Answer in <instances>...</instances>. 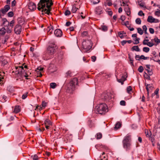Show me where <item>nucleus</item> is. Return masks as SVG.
Wrapping results in <instances>:
<instances>
[{
  "instance_id": "51",
  "label": "nucleus",
  "mask_w": 160,
  "mask_h": 160,
  "mask_svg": "<svg viewBox=\"0 0 160 160\" xmlns=\"http://www.w3.org/2000/svg\"><path fill=\"white\" fill-rule=\"evenodd\" d=\"M139 40L140 39L139 38H137L134 41V42L133 43L134 44H137L139 43Z\"/></svg>"
},
{
  "instance_id": "60",
  "label": "nucleus",
  "mask_w": 160,
  "mask_h": 160,
  "mask_svg": "<svg viewBox=\"0 0 160 160\" xmlns=\"http://www.w3.org/2000/svg\"><path fill=\"white\" fill-rule=\"evenodd\" d=\"M16 3V2L15 0H14L13 1H12L11 2L12 6H14L15 5Z\"/></svg>"
},
{
  "instance_id": "24",
  "label": "nucleus",
  "mask_w": 160,
  "mask_h": 160,
  "mask_svg": "<svg viewBox=\"0 0 160 160\" xmlns=\"http://www.w3.org/2000/svg\"><path fill=\"white\" fill-rule=\"evenodd\" d=\"M71 152L70 151L68 152L66 154V157L67 158H72L73 155H71Z\"/></svg>"
},
{
  "instance_id": "34",
  "label": "nucleus",
  "mask_w": 160,
  "mask_h": 160,
  "mask_svg": "<svg viewBox=\"0 0 160 160\" xmlns=\"http://www.w3.org/2000/svg\"><path fill=\"white\" fill-rule=\"evenodd\" d=\"M153 40H154V41H155V42H156L157 44H158V43H160V40L159 39H158V38H155L154 39H152L151 40V41H152Z\"/></svg>"
},
{
  "instance_id": "57",
  "label": "nucleus",
  "mask_w": 160,
  "mask_h": 160,
  "mask_svg": "<svg viewBox=\"0 0 160 160\" xmlns=\"http://www.w3.org/2000/svg\"><path fill=\"white\" fill-rule=\"evenodd\" d=\"M149 31L151 34H153L154 32V29L152 28H149Z\"/></svg>"
},
{
  "instance_id": "4",
  "label": "nucleus",
  "mask_w": 160,
  "mask_h": 160,
  "mask_svg": "<svg viewBox=\"0 0 160 160\" xmlns=\"http://www.w3.org/2000/svg\"><path fill=\"white\" fill-rule=\"evenodd\" d=\"M78 84V79L76 78H74L70 82L68 86L67 90L70 93H71L75 89V86Z\"/></svg>"
},
{
  "instance_id": "10",
  "label": "nucleus",
  "mask_w": 160,
  "mask_h": 160,
  "mask_svg": "<svg viewBox=\"0 0 160 160\" xmlns=\"http://www.w3.org/2000/svg\"><path fill=\"white\" fill-rule=\"evenodd\" d=\"M29 9L31 11H33L36 9L35 4L32 2H30L28 5Z\"/></svg>"
},
{
  "instance_id": "40",
  "label": "nucleus",
  "mask_w": 160,
  "mask_h": 160,
  "mask_svg": "<svg viewBox=\"0 0 160 160\" xmlns=\"http://www.w3.org/2000/svg\"><path fill=\"white\" fill-rule=\"evenodd\" d=\"M143 68L142 66H140L139 67V68L138 69V71L140 72H142L143 71Z\"/></svg>"
},
{
  "instance_id": "62",
  "label": "nucleus",
  "mask_w": 160,
  "mask_h": 160,
  "mask_svg": "<svg viewBox=\"0 0 160 160\" xmlns=\"http://www.w3.org/2000/svg\"><path fill=\"white\" fill-rule=\"evenodd\" d=\"M139 5L141 7L144 8L145 7V5L142 2H141L140 3H139Z\"/></svg>"
},
{
  "instance_id": "18",
  "label": "nucleus",
  "mask_w": 160,
  "mask_h": 160,
  "mask_svg": "<svg viewBox=\"0 0 160 160\" xmlns=\"http://www.w3.org/2000/svg\"><path fill=\"white\" fill-rule=\"evenodd\" d=\"M96 14L98 15H100L102 13V10L101 8L100 7H97L95 9Z\"/></svg>"
},
{
  "instance_id": "14",
  "label": "nucleus",
  "mask_w": 160,
  "mask_h": 160,
  "mask_svg": "<svg viewBox=\"0 0 160 160\" xmlns=\"http://www.w3.org/2000/svg\"><path fill=\"white\" fill-rule=\"evenodd\" d=\"M43 70V68L41 67H38L36 69V71L38 73V77H41L42 74L41 73V71Z\"/></svg>"
},
{
  "instance_id": "63",
  "label": "nucleus",
  "mask_w": 160,
  "mask_h": 160,
  "mask_svg": "<svg viewBox=\"0 0 160 160\" xmlns=\"http://www.w3.org/2000/svg\"><path fill=\"white\" fill-rule=\"evenodd\" d=\"M47 103H46L44 102H42V107H45L47 106Z\"/></svg>"
},
{
  "instance_id": "58",
  "label": "nucleus",
  "mask_w": 160,
  "mask_h": 160,
  "mask_svg": "<svg viewBox=\"0 0 160 160\" xmlns=\"http://www.w3.org/2000/svg\"><path fill=\"white\" fill-rule=\"evenodd\" d=\"M135 58L136 60L139 61L140 59V56L139 55H136L135 56Z\"/></svg>"
},
{
  "instance_id": "9",
  "label": "nucleus",
  "mask_w": 160,
  "mask_h": 160,
  "mask_svg": "<svg viewBox=\"0 0 160 160\" xmlns=\"http://www.w3.org/2000/svg\"><path fill=\"white\" fill-rule=\"evenodd\" d=\"M22 31V27L19 25H17L15 26L14 29L15 32L17 34H19Z\"/></svg>"
},
{
  "instance_id": "15",
  "label": "nucleus",
  "mask_w": 160,
  "mask_h": 160,
  "mask_svg": "<svg viewBox=\"0 0 160 160\" xmlns=\"http://www.w3.org/2000/svg\"><path fill=\"white\" fill-rule=\"evenodd\" d=\"M2 25L4 26L5 27L6 26L8 25V26H9V22L7 20L6 18H3L2 19Z\"/></svg>"
},
{
  "instance_id": "31",
  "label": "nucleus",
  "mask_w": 160,
  "mask_h": 160,
  "mask_svg": "<svg viewBox=\"0 0 160 160\" xmlns=\"http://www.w3.org/2000/svg\"><path fill=\"white\" fill-rule=\"evenodd\" d=\"M145 132L147 137H149L151 135L150 132H150H149L148 130H145Z\"/></svg>"
},
{
  "instance_id": "43",
  "label": "nucleus",
  "mask_w": 160,
  "mask_h": 160,
  "mask_svg": "<svg viewBox=\"0 0 160 160\" xmlns=\"http://www.w3.org/2000/svg\"><path fill=\"white\" fill-rule=\"evenodd\" d=\"M149 58V57H145L143 55L140 56V59L147 60Z\"/></svg>"
},
{
  "instance_id": "11",
  "label": "nucleus",
  "mask_w": 160,
  "mask_h": 160,
  "mask_svg": "<svg viewBox=\"0 0 160 160\" xmlns=\"http://www.w3.org/2000/svg\"><path fill=\"white\" fill-rule=\"evenodd\" d=\"M10 7L9 5H6L4 6L3 8L1 9L0 11L3 14H4L10 9Z\"/></svg>"
},
{
  "instance_id": "37",
  "label": "nucleus",
  "mask_w": 160,
  "mask_h": 160,
  "mask_svg": "<svg viewBox=\"0 0 160 160\" xmlns=\"http://www.w3.org/2000/svg\"><path fill=\"white\" fill-rule=\"evenodd\" d=\"M50 87L52 88H55L56 86V84L54 82H52L50 84Z\"/></svg>"
},
{
  "instance_id": "20",
  "label": "nucleus",
  "mask_w": 160,
  "mask_h": 160,
  "mask_svg": "<svg viewBox=\"0 0 160 160\" xmlns=\"http://www.w3.org/2000/svg\"><path fill=\"white\" fill-rule=\"evenodd\" d=\"M20 111V109L19 106H16L13 112L15 113H18Z\"/></svg>"
},
{
  "instance_id": "3",
  "label": "nucleus",
  "mask_w": 160,
  "mask_h": 160,
  "mask_svg": "<svg viewBox=\"0 0 160 160\" xmlns=\"http://www.w3.org/2000/svg\"><path fill=\"white\" fill-rule=\"evenodd\" d=\"M95 109L97 113L104 114L107 110V106L105 104L101 103L96 106Z\"/></svg>"
},
{
  "instance_id": "36",
  "label": "nucleus",
  "mask_w": 160,
  "mask_h": 160,
  "mask_svg": "<svg viewBox=\"0 0 160 160\" xmlns=\"http://www.w3.org/2000/svg\"><path fill=\"white\" fill-rule=\"evenodd\" d=\"M150 50L149 48L147 47H145L143 48V52H148Z\"/></svg>"
},
{
  "instance_id": "50",
  "label": "nucleus",
  "mask_w": 160,
  "mask_h": 160,
  "mask_svg": "<svg viewBox=\"0 0 160 160\" xmlns=\"http://www.w3.org/2000/svg\"><path fill=\"white\" fill-rule=\"evenodd\" d=\"M88 34V32L87 31L83 32L82 34V37H84L86 36Z\"/></svg>"
},
{
  "instance_id": "30",
  "label": "nucleus",
  "mask_w": 160,
  "mask_h": 160,
  "mask_svg": "<svg viewBox=\"0 0 160 160\" xmlns=\"http://www.w3.org/2000/svg\"><path fill=\"white\" fill-rule=\"evenodd\" d=\"M128 58L129 59V60L130 61V63L133 66L134 64H133V58H131V57L130 55L129 54H128Z\"/></svg>"
},
{
  "instance_id": "48",
  "label": "nucleus",
  "mask_w": 160,
  "mask_h": 160,
  "mask_svg": "<svg viewBox=\"0 0 160 160\" xmlns=\"http://www.w3.org/2000/svg\"><path fill=\"white\" fill-rule=\"evenodd\" d=\"M71 13V12L70 11L67 10L65 12L64 14L66 16H68Z\"/></svg>"
},
{
  "instance_id": "47",
  "label": "nucleus",
  "mask_w": 160,
  "mask_h": 160,
  "mask_svg": "<svg viewBox=\"0 0 160 160\" xmlns=\"http://www.w3.org/2000/svg\"><path fill=\"white\" fill-rule=\"evenodd\" d=\"M154 45L153 43L151 42H148L147 45L150 47H152Z\"/></svg>"
},
{
  "instance_id": "8",
  "label": "nucleus",
  "mask_w": 160,
  "mask_h": 160,
  "mask_svg": "<svg viewBox=\"0 0 160 160\" xmlns=\"http://www.w3.org/2000/svg\"><path fill=\"white\" fill-rule=\"evenodd\" d=\"M145 85L146 86V89L147 91V94L148 95L149 94V92L152 91L154 87L153 86V85L152 84H146L145 83Z\"/></svg>"
},
{
  "instance_id": "29",
  "label": "nucleus",
  "mask_w": 160,
  "mask_h": 160,
  "mask_svg": "<svg viewBox=\"0 0 160 160\" xmlns=\"http://www.w3.org/2000/svg\"><path fill=\"white\" fill-rule=\"evenodd\" d=\"M138 32L140 35H142L143 33V31L140 28H138L137 29Z\"/></svg>"
},
{
  "instance_id": "28",
  "label": "nucleus",
  "mask_w": 160,
  "mask_h": 160,
  "mask_svg": "<svg viewBox=\"0 0 160 160\" xmlns=\"http://www.w3.org/2000/svg\"><path fill=\"white\" fill-rule=\"evenodd\" d=\"M78 9V8H77L76 7V6L73 5L72 7V12L73 13H75L76 12L77 9Z\"/></svg>"
},
{
  "instance_id": "35",
  "label": "nucleus",
  "mask_w": 160,
  "mask_h": 160,
  "mask_svg": "<svg viewBox=\"0 0 160 160\" xmlns=\"http://www.w3.org/2000/svg\"><path fill=\"white\" fill-rule=\"evenodd\" d=\"M102 137V134L101 133H98L97 134L96 138L97 139H100Z\"/></svg>"
},
{
  "instance_id": "19",
  "label": "nucleus",
  "mask_w": 160,
  "mask_h": 160,
  "mask_svg": "<svg viewBox=\"0 0 160 160\" xmlns=\"http://www.w3.org/2000/svg\"><path fill=\"white\" fill-rule=\"evenodd\" d=\"M124 11L126 12L128 16H129L131 12L130 10V9L128 7V5H127L124 9Z\"/></svg>"
},
{
  "instance_id": "2",
  "label": "nucleus",
  "mask_w": 160,
  "mask_h": 160,
  "mask_svg": "<svg viewBox=\"0 0 160 160\" xmlns=\"http://www.w3.org/2000/svg\"><path fill=\"white\" fill-rule=\"evenodd\" d=\"M123 148L126 150L130 149L131 146V136L127 135L122 141Z\"/></svg>"
},
{
  "instance_id": "26",
  "label": "nucleus",
  "mask_w": 160,
  "mask_h": 160,
  "mask_svg": "<svg viewBox=\"0 0 160 160\" xmlns=\"http://www.w3.org/2000/svg\"><path fill=\"white\" fill-rule=\"evenodd\" d=\"M6 27H7V28L6 29V32L8 33H11L12 31V28H10V27L9 26H8V25L6 26Z\"/></svg>"
},
{
  "instance_id": "49",
  "label": "nucleus",
  "mask_w": 160,
  "mask_h": 160,
  "mask_svg": "<svg viewBox=\"0 0 160 160\" xmlns=\"http://www.w3.org/2000/svg\"><path fill=\"white\" fill-rule=\"evenodd\" d=\"M149 41L148 39H144L143 41V44L144 45H147L148 44L147 42H148Z\"/></svg>"
},
{
  "instance_id": "23",
  "label": "nucleus",
  "mask_w": 160,
  "mask_h": 160,
  "mask_svg": "<svg viewBox=\"0 0 160 160\" xmlns=\"http://www.w3.org/2000/svg\"><path fill=\"white\" fill-rule=\"evenodd\" d=\"M45 125H51L52 124L51 121L48 119H46L44 121Z\"/></svg>"
},
{
  "instance_id": "39",
  "label": "nucleus",
  "mask_w": 160,
  "mask_h": 160,
  "mask_svg": "<svg viewBox=\"0 0 160 160\" xmlns=\"http://www.w3.org/2000/svg\"><path fill=\"white\" fill-rule=\"evenodd\" d=\"M100 2V0H92L91 1V2H92L93 4H96Z\"/></svg>"
},
{
  "instance_id": "64",
  "label": "nucleus",
  "mask_w": 160,
  "mask_h": 160,
  "mask_svg": "<svg viewBox=\"0 0 160 160\" xmlns=\"http://www.w3.org/2000/svg\"><path fill=\"white\" fill-rule=\"evenodd\" d=\"M142 29L143 31H147V28L146 25H144L142 26Z\"/></svg>"
},
{
  "instance_id": "41",
  "label": "nucleus",
  "mask_w": 160,
  "mask_h": 160,
  "mask_svg": "<svg viewBox=\"0 0 160 160\" xmlns=\"http://www.w3.org/2000/svg\"><path fill=\"white\" fill-rule=\"evenodd\" d=\"M102 30L104 31L105 32L107 31L108 30V27L105 25L102 26Z\"/></svg>"
},
{
  "instance_id": "59",
  "label": "nucleus",
  "mask_w": 160,
  "mask_h": 160,
  "mask_svg": "<svg viewBox=\"0 0 160 160\" xmlns=\"http://www.w3.org/2000/svg\"><path fill=\"white\" fill-rule=\"evenodd\" d=\"M92 61L93 62H95L96 60V57L95 56H92L91 58Z\"/></svg>"
},
{
  "instance_id": "32",
  "label": "nucleus",
  "mask_w": 160,
  "mask_h": 160,
  "mask_svg": "<svg viewBox=\"0 0 160 160\" xmlns=\"http://www.w3.org/2000/svg\"><path fill=\"white\" fill-rule=\"evenodd\" d=\"M144 73L145 74L144 75V77H145V78L148 80H150L151 79L150 77V75H149L148 74L145 72Z\"/></svg>"
},
{
  "instance_id": "54",
  "label": "nucleus",
  "mask_w": 160,
  "mask_h": 160,
  "mask_svg": "<svg viewBox=\"0 0 160 160\" xmlns=\"http://www.w3.org/2000/svg\"><path fill=\"white\" fill-rule=\"evenodd\" d=\"M138 15L140 16H142L144 15V13L142 11H140L138 13Z\"/></svg>"
},
{
  "instance_id": "6",
  "label": "nucleus",
  "mask_w": 160,
  "mask_h": 160,
  "mask_svg": "<svg viewBox=\"0 0 160 160\" xmlns=\"http://www.w3.org/2000/svg\"><path fill=\"white\" fill-rule=\"evenodd\" d=\"M23 65L16 68V69L17 70L16 71V74L18 76L22 77L24 76L27 77L28 76V75L25 72V70H24Z\"/></svg>"
},
{
  "instance_id": "22",
  "label": "nucleus",
  "mask_w": 160,
  "mask_h": 160,
  "mask_svg": "<svg viewBox=\"0 0 160 160\" xmlns=\"http://www.w3.org/2000/svg\"><path fill=\"white\" fill-rule=\"evenodd\" d=\"M132 51H135L137 52H139L140 49L138 46H135L132 48Z\"/></svg>"
},
{
  "instance_id": "45",
  "label": "nucleus",
  "mask_w": 160,
  "mask_h": 160,
  "mask_svg": "<svg viewBox=\"0 0 160 160\" xmlns=\"http://www.w3.org/2000/svg\"><path fill=\"white\" fill-rule=\"evenodd\" d=\"M118 35L119 37L121 39L125 37V35H123L122 33H121V32H118Z\"/></svg>"
},
{
  "instance_id": "52",
  "label": "nucleus",
  "mask_w": 160,
  "mask_h": 160,
  "mask_svg": "<svg viewBox=\"0 0 160 160\" xmlns=\"http://www.w3.org/2000/svg\"><path fill=\"white\" fill-rule=\"evenodd\" d=\"M132 90V88L131 86H128L127 88V92L128 93H129L130 92V91H131Z\"/></svg>"
},
{
  "instance_id": "12",
  "label": "nucleus",
  "mask_w": 160,
  "mask_h": 160,
  "mask_svg": "<svg viewBox=\"0 0 160 160\" xmlns=\"http://www.w3.org/2000/svg\"><path fill=\"white\" fill-rule=\"evenodd\" d=\"M55 35L57 37H60L62 36V32L60 29H56L54 32Z\"/></svg>"
},
{
  "instance_id": "5",
  "label": "nucleus",
  "mask_w": 160,
  "mask_h": 160,
  "mask_svg": "<svg viewBox=\"0 0 160 160\" xmlns=\"http://www.w3.org/2000/svg\"><path fill=\"white\" fill-rule=\"evenodd\" d=\"M92 42L91 40H85L82 42V46L84 52L88 51L92 48Z\"/></svg>"
},
{
  "instance_id": "38",
  "label": "nucleus",
  "mask_w": 160,
  "mask_h": 160,
  "mask_svg": "<svg viewBox=\"0 0 160 160\" xmlns=\"http://www.w3.org/2000/svg\"><path fill=\"white\" fill-rule=\"evenodd\" d=\"M136 23L138 24H140L141 23V20L140 18H137L135 21Z\"/></svg>"
},
{
  "instance_id": "25",
  "label": "nucleus",
  "mask_w": 160,
  "mask_h": 160,
  "mask_svg": "<svg viewBox=\"0 0 160 160\" xmlns=\"http://www.w3.org/2000/svg\"><path fill=\"white\" fill-rule=\"evenodd\" d=\"M121 124L119 122H117L114 127V129L115 130H117L121 127Z\"/></svg>"
},
{
  "instance_id": "27",
  "label": "nucleus",
  "mask_w": 160,
  "mask_h": 160,
  "mask_svg": "<svg viewBox=\"0 0 160 160\" xmlns=\"http://www.w3.org/2000/svg\"><path fill=\"white\" fill-rule=\"evenodd\" d=\"M72 75V72L70 71H68L66 73V77H70Z\"/></svg>"
},
{
  "instance_id": "55",
  "label": "nucleus",
  "mask_w": 160,
  "mask_h": 160,
  "mask_svg": "<svg viewBox=\"0 0 160 160\" xmlns=\"http://www.w3.org/2000/svg\"><path fill=\"white\" fill-rule=\"evenodd\" d=\"M120 104L122 106H125L126 105V102L124 100H122L120 102Z\"/></svg>"
},
{
  "instance_id": "17",
  "label": "nucleus",
  "mask_w": 160,
  "mask_h": 160,
  "mask_svg": "<svg viewBox=\"0 0 160 160\" xmlns=\"http://www.w3.org/2000/svg\"><path fill=\"white\" fill-rule=\"evenodd\" d=\"M155 19L151 16H149L147 19V21L151 23L155 22Z\"/></svg>"
},
{
  "instance_id": "53",
  "label": "nucleus",
  "mask_w": 160,
  "mask_h": 160,
  "mask_svg": "<svg viewBox=\"0 0 160 160\" xmlns=\"http://www.w3.org/2000/svg\"><path fill=\"white\" fill-rule=\"evenodd\" d=\"M155 14L156 15L158 16H160V10H158L155 12Z\"/></svg>"
},
{
  "instance_id": "21",
  "label": "nucleus",
  "mask_w": 160,
  "mask_h": 160,
  "mask_svg": "<svg viewBox=\"0 0 160 160\" xmlns=\"http://www.w3.org/2000/svg\"><path fill=\"white\" fill-rule=\"evenodd\" d=\"M6 32V29L4 27H3L0 29V35H4Z\"/></svg>"
},
{
  "instance_id": "16",
  "label": "nucleus",
  "mask_w": 160,
  "mask_h": 160,
  "mask_svg": "<svg viewBox=\"0 0 160 160\" xmlns=\"http://www.w3.org/2000/svg\"><path fill=\"white\" fill-rule=\"evenodd\" d=\"M47 50L48 53H49L50 54H52L55 51V49L53 47L49 46Z\"/></svg>"
},
{
  "instance_id": "1",
  "label": "nucleus",
  "mask_w": 160,
  "mask_h": 160,
  "mask_svg": "<svg viewBox=\"0 0 160 160\" xmlns=\"http://www.w3.org/2000/svg\"><path fill=\"white\" fill-rule=\"evenodd\" d=\"M52 0H40L38 4V9L39 11L42 10V12L49 15L50 13V7L53 3Z\"/></svg>"
},
{
  "instance_id": "56",
  "label": "nucleus",
  "mask_w": 160,
  "mask_h": 160,
  "mask_svg": "<svg viewBox=\"0 0 160 160\" xmlns=\"http://www.w3.org/2000/svg\"><path fill=\"white\" fill-rule=\"evenodd\" d=\"M27 97V93H24L22 96V98L23 99H25Z\"/></svg>"
},
{
  "instance_id": "61",
  "label": "nucleus",
  "mask_w": 160,
  "mask_h": 160,
  "mask_svg": "<svg viewBox=\"0 0 160 160\" xmlns=\"http://www.w3.org/2000/svg\"><path fill=\"white\" fill-rule=\"evenodd\" d=\"M159 91V89L158 88H157L155 91H154V94H155L156 95H158Z\"/></svg>"
},
{
  "instance_id": "33",
  "label": "nucleus",
  "mask_w": 160,
  "mask_h": 160,
  "mask_svg": "<svg viewBox=\"0 0 160 160\" xmlns=\"http://www.w3.org/2000/svg\"><path fill=\"white\" fill-rule=\"evenodd\" d=\"M122 24L126 26L128 29H129V28H130V26L129 24V22L128 21L124 22Z\"/></svg>"
},
{
  "instance_id": "44",
  "label": "nucleus",
  "mask_w": 160,
  "mask_h": 160,
  "mask_svg": "<svg viewBox=\"0 0 160 160\" xmlns=\"http://www.w3.org/2000/svg\"><path fill=\"white\" fill-rule=\"evenodd\" d=\"M14 23V21L13 20L11 21L10 22H9V26L11 28H12L13 27V24Z\"/></svg>"
},
{
  "instance_id": "7",
  "label": "nucleus",
  "mask_w": 160,
  "mask_h": 160,
  "mask_svg": "<svg viewBox=\"0 0 160 160\" xmlns=\"http://www.w3.org/2000/svg\"><path fill=\"white\" fill-rule=\"evenodd\" d=\"M102 96V99L106 101H109L111 98V94L110 92L104 93Z\"/></svg>"
},
{
  "instance_id": "13",
  "label": "nucleus",
  "mask_w": 160,
  "mask_h": 160,
  "mask_svg": "<svg viewBox=\"0 0 160 160\" xmlns=\"http://www.w3.org/2000/svg\"><path fill=\"white\" fill-rule=\"evenodd\" d=\"M150 65L149 64H147L146 65L147 68L146 70L148 72L149 75H152L153 74L152 70L150 68Z\"/></svg>"
},
{
  "instance_id": "46",
  "label": "nucleus",
  "mask_w": 160,
  "mask_h": 160,
  "mask_svg": "<svg viewBox=\"0 0 160 160\" xmlns=\"http://www.w3.org/2000/svg\"><path fill=\"white\" fill-rule=\"evenodd\" d=\"M8 17H12L13 16L14 14L11 11L8 12Z\"/></svg>"
},
{
  "instance_id": "42",
  "label": "nucleus",
  "mask_w": 160,
  "mask_h": 160,
  "mask_svg": "<svg viewBox=\"0 0 160 160\" xmlns=\"http://www.w3.org/2000/svg\"><path fill=\"white\" fill-rule=\"evenodd\" d=\"M127 74H126L125 75L122 76L121 78L123 82L125 81L126 80V78L127 77Z\"/></svg>"
}]
</instances>
